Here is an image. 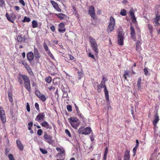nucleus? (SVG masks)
<instances>
[{
    "label": "nucleus",
    "instance_id": "58836bf2",
    "mask_svg": "<svg viewBox=\"0 0 160 160\" xmlns=\"http://www.w3.org/2000/svg\"><path fill=\"white\" fill-rule=\"evenodd\" d=\"M17 40L18 42L21 43L23 40V38L21 35H18L17 37Z\"/></svg>",
    "mask_w": 160,
    "mask_h": 160
},
{
    "label": "nucleus",
    "instance_id": "6ab92c4d",
    "mask_svg": "<svg viewBox=\"0 0 160 160\" xmlns=\"http://www.w3.org/2000/svg\"><path fill=\"white\" fill-rule=\"evenodd\" d=\"M54 14L60 20H62L64 17H66L67 16L62 13H59L58 14L55 13Z\"/></svg>",
    "mask_w": 160,
    "mask_h": 160
},
{
    "label": "nucleus",
    "instance_id": "4be33fe9",
    "mask_svg": "<svg viewBox=\"0 0 160 160\" xmlns=\"http://www.w3.org/2000/svg\"><path fill=\"white\" fill-rule=\"evenodd\" d=\"M16 143L18 147L21 150H22L24 148L23 145L20 141L19 140H17L16 141Z\"/></svg>",
    "mask_w": 160,
    "mask_h": 160
},
{
    "label": "nucleus",
    "instance_id": "9d476101",
    "mask_svg": "<svg viewBox=\"0 0 160 160\" xmlns=\"http://www.w3.org/2000/svg\"><path fill=\"white\" fill-rule=\"evenodd\" d=\"M45 118V114L44 112L39 113L36 116L35 120L40 122L41 120H43Z\"/></svg>",
    "mask_w": 160,
    "mask_h": 160
},
{
    "label": "nucleus",
    "instance_id": "ea45409f",
    "mask_svg": "<svg viewBox=\"0 0 160 160\" xmlns=\"http://www.w3.org/2000/svg\"><path fill=\"white\" fill-rule=\"evenodd\" d=\"M47 53L48 55L52 59V60H55V58L53 55H52L51 51H49Z\"/></svg>",
    "mask_w": 160,
    "mask_h": 160
},
{
    "label": "nucleus",
    "instance_id": "3c124183",
    "mask_svg": "<svg viewBox=\"0 0 160 160\" xmlns=\"http://www.w3.org/2000/svg\"><path fill=\"white\" fill-rule=\"evenodd\" d=\"M33 125V122H31L28 123V129L29 130H31V127H32Z\"/></svg>",
    "mask_w": 160,
    "mask_h": 160
},
{
    "label": "nucleus",
    "instance_id": "e2e57ef3",
    "mask_svg": "<svg viewBox=\"0 0 160 160\" xmlns=\"http://www.w3.org/2000/svg\"><path fill=\"white\" fill-rule=\"evenodd\" d=\"M88 56L89 57H90L92 58H93L94 59H95L94 56L91 53H88Z\"/></svg>",
    "mask_w": 160,
    "mask_h": 160
},
{
    "label": "nucleus",
    "instance_id": "bb28decb",
    "mask_svg": "<svg viewBox=\"0 0 160 160\" xmlns=\"http://www.w3.org/2000/svg\"><path fill=\"white\" fill-rule=\"evenodd\" d=\"M104 88V92H105V88H107L105 84H103V81H102L101 83L98 85V88Z\"/></svg>",
    "mask_w": 160,
    "mask_h": 160
},
{
    "label": "nucleus",
    "instance_id": "f3484780",
    "mask_svg": "<svg viewBox=\"0 0 160 160\" xmlns=\"http://www.w3.org/2000/svg\"><path fill=\"white\" fill-rule=\"evenodd\" d=\"M34 54L35 58L38 59L40 57V55L38 49L35 47H34Z\"/></svg>",
    "mask_w": 160,
    "mask_h": 160
},
{
    "label": "nucleus",
    "instance_id": "423d86ee",
    "mask_svg": "<svg viewBox=\"0 0 160 160\" xmlns=\"http://www.w3.org/2000/svg\"><path fill=\"white\" fill-rule=\"evenodd\" d=\"M88 13L91 17L95 21L97 20V17L95 14V10L94 7L92 6H90L88 9Z\"/></svg>",
    "mask_w": 160,
    "mask_h": 160
},
{
    "label": "nucleus",
    "instance_id": "0e129e2a",
    "mask_svg": "<svg viewBox=\"0 0 160 160\" xmlns=\"http://www.w3.org/2000/svg\"><path fill=\"white\" fill-rule=\"evenodd\" d=\"M50 29L52 32H54L55 31V29L54 25H52L50 27Z\"/></svg>",
    "mask_w": 160,
    "mask_h": 160
},
{
    "label": "nucleus",
    "instance_id": "0eeeda50",
    "mask_svg": "<svg viewBox=\"0 0 160 160\" xmlns=\"http://www.w3.org/2000/svg\"><path fill=\"white\" fill-rule=\"evenodd\" d=\"M5 16L8 21L13 23H14V20L16 18V17L15 14L11 13L9 14L8 13H7L6 14Z\"/></svg>",
    "mask_w": 160,
    "mask_h": 160
},
{
    "label": "nucleus",
    "instance_id": "cd10ccee",
    "mask_svg": "<svg viewBox=\"0 0 160 160\" xmlns=\"http://www.w3.org/2000/svg\"><path fill=\"white\" fill-rule=\"evenodd\" d=\"M105 95L106 97V100L109 102V96L108 94V92L107 89V88H105Z\"/></svg>",
    "mask_w": 160,
    "mask_h": 160
},
{
    "label": "nucleus",
    "instance_id": "13d9d810",
    "mask_svg": "<svg viewBox=\"0 0 160 160\" xmlns=\"http://www.w3.org/2000/svg\"><path fill=\"white\" fill-rule=\"evenodd\" d=\"M5 4L4 0H0V7H2V5Z\"/></svg>",
    "mask_w": 160,
    "mask_h": 160
},
{
    "label": "nucleus",
    "instance_id": "aec40b11",
    "mask_svg": "<svg viewBox=\"0 0 160 160\" xmlns=\"http://www.w3.org/2000/svg\"><path fill=\"white\" fill-rule=\"evenodd\" d=\"M124 160H129L130 158L129 152L126 151L124 155Z\"/></svg>",
    "mask_w": 160,
    "mask_h": 160
},
{
    "label": "nucleus",
    "instance_id": "f257e3e1",
    "mask_svg": "<svg viewBox=\"0 0 160 160\" xmlns=\"http://www.w3.org/2000/svg\"><path fill=\"white\" fill-rule=\"evenodd\" d=\"M18 82L20 84L22 85L24 81V86L26 89L29 92H30L31 88L30 82L28 77L26 75H22L19 73L17 77Z\"/></svg>",
    "mask_w": 160,
    "mask_h": 160
},
{
    "label": "nucleus",
    "instance_id": "b1692460",
    "mask_svg": "<svg viewBox=\"0 0 160 160\" xmlns=\"http://www.w3.org/2000/svg\"><path fill=\"white\" fill-rule=\"evenodd\" d=\"M56 149L59 152V153L58 154V155L60 154H63L65 153V150L62 148H56Z\"/></svg>",
    "mask_w": 160,
    "mask_h": 160
},
{
    "label": "nucleus",
    "instance_id": "f8f14e48",
    "mask_svg": "<svg viewBox=\"0 0 160 160\" xmlns=\"http://www.w3.org/2000/svg\"><path fill=\"white\" fill-rule=\"evenodd\" d=\"M27 59L29 62H31L34 59L33 53L32 52H28L27 54Z\"/></svg>",
    "mask_w": 160,
    "mask_h": 160
},
{
    "label": "nucleus",
    "instance_id": "412c9836",
    "mask_svg": "<svg viewBox=\"0 0 160 160\" xmlns=\"http://www.w3.org/2000/svg\"><path fill=\"white\" fill-rule=\"evenodd\" d=\"M75 109L78 115L83 120L84 119V116L80 112V110H79L78 107L75 104Z\"/></svg>",
    "mask_w": 160,
    "mask_h": 160
},
{
    "label": "nucleus",
    "instance_id": "c85d7f7f",
    "mask_svg": "<svg viewBox=\"0 0 160 160\" xmlns=\"http://www.w3.org/2000/svg\"><path fill=\"white\" fill-rule=\"evenodd\" d=\"M114 26V25H110V24H109L108 28V32H112L113 30Z\"/></svg>",
    "mask_w": 160,
    "mask_h": 160
},
{
    "label": "nucleus",
    "instance_id": "5701e85b",
    "mask_svg": "<svg viewBox=\"0 0 160 160\" xmlns=\"http://www.w3.org/2000/svg\"><path fill=\"white\" fill-rule=\"evenodd\" d=\"M140 45L141 42L140 41H138L136 42V50L139 53H140L141 49V47L140 46Z\"/></svg>",
    "mask_w": 160,
    "mask_h": 160
},
{
    "label": "nucleus",
    "instance_id": "473e14b6",
    "mask_svg": "<svg viewBox=\"0 0 160 160\" xmlns=\"http://www.w3.org/2000/svg\"><path fill=\"white\" fill-rule=\"evenodd\" d=\"M45 80L47 82L50 83L52 81V78L50 76L46 77L45 78Z\"/></svg>",
    "mask_w": 160,
    "mask_h": 160
},
{
    "label": "nucleus",
    "instance_id": "c9c22d12",
    "mask_svg": "<svg viewBox=\"0 0 160 160\" xmlns=\"http://www.w3.org/2000/svg\"><path fill=\"white\" fill-rule=\"evenodd\" d=\"M123 76L124 77L125 79V80H127V76H128L129 77L130 76V75L129 74V72L127 71H125L124 72V74L123 75Z\"/></svg>",
    "mask_w": 160,
    "mask_h": 160
},
{
    "label": "nucleus",
    "instance_id": "7ed1b4c3",
    "mask_svg": "<svg viewBox=\"0 0 160 160\" xmlns=\"http://www.w3.org/2000/svg\"><path fill=\"white\" fill-rule=\"evenodd\" d=\"M69 122L72 127L77 129L80 123L78 121V119L77 118L71 117L69 119Z\"/></svg>",
    "mask_w": 160,
    "mask_h": 160
},
{
    "label": "nucleus",
    "instance_id": "1a4fd4ad",
    "mask_svg": "<svg viewBox=\"0 0 160 160\" xmlns=\"http://www.w3.org/2000/svg\"><path fill=\"white\" fill-rule=\"evenodd\" d=\"M0 117L2 122L3 123H5L6 121V117L4 111L2 107H0Z\"/></svg>",
    "mask_w": 160,
    "mask_h": 160
},
{
    "label": "nucleus",
    "instance_id": "8fccbe9b",
    "mask_svg": "<svg viewBox=\"0 0 160 160\" xmlns=\"http://www.w3.org/2000/svg\"><path fill=\"white\" fill-rule=\"evenodd\" d=\"M42 130L41 129H39L38 130L37 134L38 136H41L42 134Z\"/></svg>",
    "mask_w": 160,
    "mask_h": 160
},
{
    "label": "nucleus",
    "instance_id": "09e8293b",
    "mask_svg": "<svg viewBox=\"0 0 160 160\" xmlns=\"http://www.w3.org/2000/svg\"><path fill=\"white\" fill-rule=\"evenodd\" d=\"M67 109L68 112H71L72 111V107L70 105H68L67 107Z\"/></svg>",
    "mask_w": 160,
    "mask_h": 160
},
{
    "label": "nucleus",
    "instance_id": "052dcab7",
    "mask_svg": "<svg viewBox=\"0 0 160 160\" xmlns=\"http://www.w3.org/2000/svg\"><path fill=\"white\" fill-rule=\"evenodd\" d=\"M48 89L51 91H54L55 90V87H52V86L49 87L48 88Z\"/></svg>",
    "mask_w": 160,
    "mask_h": 160
},
{
    "label": "nucleus",
    "instance_id": "680f3d73",
    "mask_svg": "<svg viewBox=\"0 0 160 160\" xmlns=\"http://www.w3.org/2000/svg\"><path fill=\"white\" fill-rule=\"evenodd\" d=\"M137 148L134 147L133 149V156H134L136 154V150Z\"/></svg>",
    "mask_w": 160,
    "mask_h": 160
},
{
    "label": "nucleus",
    "instance_id": "39448f33",
    "mask_svg": "<svg viewBox=\"0 0 160 160\" xmlns=\"http://www.w3.org/2000/svg\"><path fill=\"white\" fill-rule=\"evenodd\" d=\"M124 33L122 31H119L118 36V43L122 46L123 44Z\"/></svg>",
    "mask_w": 160,
    "mask_h": 160
},
{
    "label": "nucleus",
    "instance_id": "f704fd0d",
    "mask_svg": "<svg viewBox=\"0 0 160 160\" xmlns=\"http://www.w3.org/2000/svg\"><path fill=\"white\" fill-rule=\"evenodd\" d=\"M43 47L45 50L47 52H48L50 51V50H49L48 47L46 43L45 42H44L43 43Z\"/></svg>",
    "mask_w": 160,
    "mask_h": 160
},
{
    "label": "nucleus",
    "instance_id": "4468645a",
    "mask_svg": "<svg viewBox=\"0 0 160 160\" xmlns=\"http://www.w3.org/2000/svg\"><path fill=\"white\" fill-rule=\"evenodd\" d=\"M51 2L53 7L56 11L59 12H61V9L59 7L58 4L56 2L53 1H51Z\"/></svg>",
    "mask_w": 160,
    "mask_h": 160
},
{
    "label": "nucleus",
    "instance_id": "c756f323",
    "mask_svg": "<svg viewBox=\"0 0 160 160\" xmlns=\"http://www.w3.org/2000/svg\"><path fill=\"white\" fill-rule=\"evenodd\" d=\"M38 26V23L36 20H33L32 21V26L33 28H37Z\"/></svg>",
    "mask_w": 160,
    "mask_h": 160
},
{
    "label": "nucleus",
    "instance_id": "9b49d317",
    "mask_svg": "<svg viewBox=\"0 0 160 160\" xmlns=\"http://www.w3.org/2000/svg\"><path fill=\"white\" fill-rule=\"evenodd\" d=\"M130 35L131 38L134 40L136 41V38L135 36V30L134 28L132 25L130 26Z\"/></svg>",
    "mask_w": 160,
    "mask_h": 160
},
{
    "label": "nucleus",
    "instance_id": "f03ea898",
    "mask_svg": "<svg viewBox=\"0 0 160 160\" xmlns=\"http://www.w3.org/2000/svg\"><path fill=\"white\" fill-rule=\"evenodd\" d=\"M89 38L91 47L93 50L95 52L96 55H98V46L96 42V40L90 36L89 37Z\"/></svg>",
    "mask_w": 160,
    "mask_h": 160
},
{
    "label": "nucleus",
    "instance_id": "393cba45",
    "mask_svg": "<svg viewBox=\"0 0 160 160\" xmlns=\"http://www.w3.org/2000/svg\"><path fill=\"white\" fill-rule=\"evenodd\" d=\"M147 27L148 30H149L150 34L151 35L152 34V32L153 31V28L152 26L150 24H148L147 25Z\"/></svg>",
    "mask_w": 160,
    "mask_h": 160
},
{
    "label": "nucleus",
    "instance_id": "a211bd4d",
    "mask_svg": "<svg viewBox=\"0 0 160 160\" xmlns=\"http://www.w3.org/2000/svg\"><path fill=\"white\" fill-rule=\"evenodd\" d=\"M129 14L131 16L132 22L133 23H135L136 21V18L134 15L133 9H131L129 11Z\"/></svg>",
    "mask_w": 160,
    "mask_h": 160
},
{
    "label": "nucleus",
    "instance_id": "a18cd8bd",
    "mask_svg": "<svg viewBox=\"0 0 160 160\" xmlns=\"http://www.w3.org/2000/svg\"><path fill=\"white\" fill-rule=\"evenodd\" d=\"M8 157L9 160H15L13 155L11 154H9Z\"/></svg>",
    "mask_w": 160,
    "mask_h": 160
},
{
    "label": "nucleus",
    "instance_id": "2f4dec72",
    "mask_svg": "<svg viewBox=\"0 0 160 160\" xmlns=\"http://www.w3.org/2000/svg\"><path fill=\"white\" fill-rule=\"evenodd\" d=\"M110 22L109 24H110V25H115V19L113 17L111 16L110 17Z\"/></svg>",
    "mask_w": 160,
    "mask_h": 160
},
{
    "label": "nucleus",
    "instance_id": "a878e982",
    "mask_svg": "<svg viewBox=\"0 0 160 160\" xmlns=\"http://www.w3.org/2000/svg\"><path fill=\"white\" fill-rule=\"evenodd\" d=\"M8 95L9 101L12 103H13L12 93L10 91L8 92Z\"/></svg>",
    "mask_w": 160,
    "mask_h": 160
},
{
    "label": "nucleus",
    "instance_id": "de8ad7c7",
    "mask_svg": "<svg viewBox=\"0 0 160 160\" xmlns=\"http://www.w3.org/2000/svg\"><path fill=\"white\" fill-rule=\"evenodd\" d=\"M65 132L66 134L68 135V137H71V135L68 129H66L65 130Z\"/></svg>",
    "mask_w": 160,
    "mask_h": 160
},
{
    "label": "nucleus",
    "instance_id": "6e6552de",
    "mask_svg": "<svg viewBox=\"0 0 160 160\" xmlns=\"http://www.w3.org/2000/svg\"><path fill=\"white\" fill-rule=\"evenodd\" d=\"M43 135V138L44 139L47 140V142L49 144H52L54 141L52 140V137L48 134L46 132H45Z\"/></svg>",
    "mask_w": 160,
    "mask_h": 160
},
{
    "label": "nucleus",
    "instance_id": "338daca9",
    "mask_svg": "<svg viewBox=\"0 0 160 160\" xmlns=\"http://www.w3.org/2000/svg\"><path fill=\"white\" fill-rule=\"evenodd\" d=\"M155 17L157 18L159 20H160V15L158 13H156L155 15Z\"/></svg>",
    "mask_w": 160,
    "mask_h": 160
},
{
    "label": "nucleus",
    "instance_id": "603ef678",
    "mask_svg": "<svg viewBox=\"0 0 160 160\" xmlns=\"http://www.w3.org/2000/svg\"><path fill=\"white\" fill-rule=\"evenodd\" d=\"M35 94L37 95V96L38 97L41 94L39 90H36L35 92Z\"/></svg>",
    "mask_w": 160,
    "mask_h": 160
},
{
    "label": "nucleus",
    "instance_id": "6e6d98bb",
    "mask_svg": "<svg viewBox=\"0 0 160 160\" xmlns=\"http://www.w3.org/2000/svg\"><path fill=\"white\" fill-rule=\"evenodd\" d=\"M35 106L36 109L39 112L40 110L39 108V104L37 102H36L35 103Z\"/></svg>",
    "mask_w": 160,
    "mask_h": 160
},
{
    "label": "nucleus",
    "instance_id": "dca6fc26",
    "mask_svg": "<svg viewBox=\"0 0 160 160\" xmlns=\"http://www.w3.org/2000/svg\"><path fill=\"white\" fill-rule=\"evenodd\" d=\"M159 120V116L158 115V112H157L155 115L154 119L152 122V123L154 128L156 127L157 123L158 122Z\"/></svg>",
    "mask_w": 160,
    "mask_h": 160
},
{
    "label": "nucleus",
    "instance_id": "7c9ffc66",
    "mask_svg": "<svg viewBox=\"0 0 160 160\" xmlns=\"http://www.w3.org/2000/svg\"><path fill=\"white\" fill-rule=\"evenodd\" d=\"M108 152V149L107 147L105 148V152H104V156H103V160H106Z\"/></svg>",
    "mask_w": 160,
    "mask_h": 160
},
{
    "label": "nucleus",
    "instance_id": "49530a36",
    "mask_svg": "<svg viewBox=\"0 0 160 160\" xmlns=\"http://www.w3.org/2000/svg\"><path fill=\"white\" fill-rule=\"evenodd\" d=\"M28 72V73L31 76H33V73L32 70V69L30 68H28L27 69Z\"/></svg>",
    "mask_w": 160,
    "mask_h": 160
},
{
    "label": "nucleus",
    "instance_id": "864d4df0",
    "mask_svg": "<svg viewBox=\"0 0 160 160\" xmlns=\"http://www.w3.org/2000/svg\"><path fill=\"white\" fill-rule=\"evenodd\" d=\"M26 108L27 111L29 112H30V107L29 104L28 102L27 103Z\"/></svg>",
    "mask_w": 160,
    "mask_h": 160
},
{
    "label": "nucleus",
    "instance_id": "c03bdc74",
    "mask_svg": "<svg viewBox=\"0 0 160 160\" xmlns=\"http://www.w3.org/2000/svg\"><path fill=\"white\" fill-rule=\"evenodd\" d=\"M40 150L42 153L43 154H46L48 153V152L47 150L42 148H40Z\"/></svg>",
    "mask_w": 160,
    "mask_h": 160
},
{
    "label": "nucleus",
    "instance_id": "37998d69",
    "mask_svg": "<svg viewBox=\"0 0 160 160\" xmlns=\"http://www.w3.org/2000/svg\"><path fill=\"white\" fill-rule=\"evenodd\" d=\"M159 21V20L156 17L153 19V21L154 22L157 26H159L160 25V23L158 22Z\"/></svg>",
    "mask_w": 160,
    "mask_h": 160
},
{
    "label": "nucleus",
    "instance_id": "e433bc0d",
    "mask_svg": "<svg viewBox=\"0 0 160 160\" xmlns=\"http://www.w3.org/2000/svg\"><path fill=\"white\" fill-rule=\"evenodd\" d=\"M30 20L31 19L30 18L25 16L24 17L23 19L22 20V21L23 22H29L30 21Z\"/></svg>",
    "mask_w": 160,
    "mask_h": 160
},
{
    "label": "nucleus",
    "instance_id": "ddd939ff",
    "mask_svg": "<svg viewBox=\"0 0 160 160\" xmlns=\"http://www.w3.org/2000/svg\"><path fill=\"white\" fill-rule=\"evenodd\" d=\"M40 125L43 127H44L47 129L50 130L52 129V127L46 121H44L40 123Z\"/></svg>",
    "mask_w": 160,
    "mask_h": 160
},
{
    "label": "nucleus",
    "instance_id": "20e7f679",
    "mask_svg": "<svg viewBox=\"0 0 160 160\" xmlns=\"http://www.w3.org/2000/svg\"><path fill=\"white\" fill-rule=\"evenodd\" d=\"M91 131L90 128L86 127L85 128L83 127H81L78 130V132L79 134L88 135Z\"/></svg>",
    "mask_w": 160,
    "mask_h": 160
},
{
    "label": "nucleus",
    "instance_id": "5fc2aeb1",
    "mask_svg": "<svg viewBox=\"0 0 160 160\" xmlns=\"http://www.w3.org/2000/svg\"><path fill=\"white\" fill-rule=\"evenodd\" d=\"M69 58L70 60H73L74 61H76L75 58L72 55H69Z\"/></svg>",
    "mask_w": 160,
    "mask_h": 160
},
{
    "label": "nucleus",
    "instance_id": "79ce46f5",
    "mask_svg": "<svg viewBox=\"0 0 160 160\" xmlns=\"http://www.w3.org/2000/svg\"><path fill=\"white\" fill-rule=\"evenodd\" d=\"M18 63L19 64H22L25 66L27 63L25 60H20L18 62Z\"/></svg>",
    "mask_w": 160,
    "mask_h": 160
},
{
    "label": "nucleus",
    "instance_id": "2eb2a0df",
    "mask_svg": "<svg viewBox=\"0 0 160 160\" xmlns=\"http://www.w3.org/2000/svg\"><path fill=\"white\" fill-rule=\"evenodd\" d=\"M58 26L59 28L58 31L59 32L61 33H63L66 31V29L65 28V25L64 23L62 22L60 23L59 25Z\"/></svg>",
    "mask_w": 160,
    "mask_h": 160
},
{
    "label": "nucleus",
    "instance_id": "4d7b16f0",
    "mask_svg": "<svg viewBox=\"0 0 160 160\" xmlns=\"http://www.w3.org/2000/svg\"><path fill=\"white\" fill-rule=\"evenodd\" d=\"M144 72L145 75L146 76L147 75L148 73V70L146 68H145L144 69Z\"/></svg>",
    "mask_w": 160,
    "mask_h": 160
},
{
    "label": "nucleus",
    "instance_id": "69168bd1",
    "mask_svg": "<svg viewBox=\"0 0 160 160\" xmlns=\"http://www.w3.org/2000/svg\"><path fill=\"white\" fill-rule=\"evenodd\" d=\"M23 41L26 42H28V38H27L26 37H25V36H24L23 38Z\"/></svg>",
    "mask_w": 160,
    "mask_h": 160
},
{
    "label": "nucleus",
    "instance_id": "4c0bfd02",
    "mask_svg": "<svg viewBox=\"0 0 160 160\" xmlns=\"http://www.w3.org/2000/svg\"><path fill=\"white\" fill-rule=\"evenodd\" d=\"M120 14L122 16H125L127 15V12L125 9H123L121 10Z\"/></svg>",
    "mask_w": 160,
    "mask_h": 160
},
{
    "label": "nucleus",
    "instance_id": "774afa93",
    "mask_svg": "<svg viewBox=\"0 0 160 160\" xmlns=\"http://www.w3.org/2000/svg\"><path fill=\"white\" fill-rule=\"evenodd\" d=\"M141 84V78H138L137 82V85Z\"/></svg>",
    "mask_w": 160,
    "mask_h": 160
},
{
    "label": "nucleus",
    "instance_id": "72a5a7b5",
    "mask_svg": "<svg viewBox=\"0 0 160 160\" xmlns=\"http://www.w3.org/2000/svg\"><path fill=\"white\" fill-rule=\"evenodd\" d=\"M38 98L43 102L45 101L46 99L44 95L42 94Z\"/></svg>",
    "mask_w": 160,
    "mask_h": 160
},
{
    "label": "nucleus",
    "instance_id": "bf43d9fd",
    "mask_svg": "<svg viewBox=\"0 0 160 160\" xmlns=\"http://www.w3.org/2000/svg\"><path fill=\"white\" fill-rule=\"evenodd\" d=\"M19 2L23 6H25V4L24 1L23 0H19Z\"/></svg>",
    "mask_w": 160,
    "mask_h": 160
},
{
    "label": "nucleus",
    "instance_id": "a19ab883",
    "mask_svg": "<svg viewBox=\"0 0 160 160\" xmlns=\"http://www.w3.org/2000/svg\"><path fill=\"white\" fill-rule=\"evenodd\" d=\"M78 78L79 80L83 76V73L82 72H78Z\"/></svg>",
    "mask_w": 160,
    "mask_h": 160
}]
</instances>
